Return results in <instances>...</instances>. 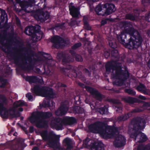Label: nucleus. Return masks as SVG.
<instances>
[{"label":"nucleus","instance_id":"1","mask_svg":"<svg viewBox=\"0 0 150 150\" xmlns=\"http://www.w3.org/2000/svg\"><path fill=\"white\" fill-rule=\"evenodd\" d=\"M12 34L9 33H7L6 30H4L0 32V48L3 51L8 54H10V57L13 60L14 63L22 70L30 72L33 70V67L31 64H28L27 62L24 61L23 60H26V57L23 59L22 56H23L24 54L19 53L15 52H13L11 50V45L9 43H5V41L7 39V36H8L10 38L11 37Z\"/></svg>","mask_w":150,"mask_h":150},{"label":"nucleus","instance_id":"2","mask_svg":"<svg viewBox=\"0 0 150 150\" xmlns=\"http://www.w3.org/2000/svg\"><path fill=\"white\" fill-rule=\"evenodd\" d=\"M126 31L131 36L133 37L134 39L131 37L128 42H126V40H127L126 38L127 34L122 32L120 34L117 35L118 41L126 48L130 49L137 50L141 47L143 41L142 38L139 33L133 28V25L126 29Z\"/></svg>","mask_w":150,"mask_h":150},{"label":"nucleus","instance_id":"3","mask_svg":"<svg viewBox=\"0 0 150 150\" xmlns=\"http://www.w3.org/2000/svg\"><path fill=\"white\" fill-rule=\"evenodd\" d=\"M133 125L132 132L130 135V137L136 140L137 137L139 136V140L138 142L143 143L148 139L146 136L140 130L144 129L145 126L146 122L144 119L141 117H137L133 119L131 121Z\"/></svg>","mask_w":150,"mask_h":150},{"label":"nucleus","instance_id":"4","mask_svg":"<svg viewBox=\"0 0 150 150\" xmlns=\"http://www.w3.org/2000/svg\"><path fill=\"white\" fill-rule=\"evenodd\" d=\"M88 129L91 132H97L104 138L107 137L109 135H114L117 131L116 127L108 126L100 121L91 124L88 127Z\"/></svg>","mask_w":150,"mask_h":150},{"label":"nucleus","instance_id":"5","mask_svg":"<svg viewBox=\"0 0 150 150\" xmlns=\"http://www.w3.org/2000/svg\"><path fill=\"white\" fill-rule=\"evenodd\" d=\"M40 135L43 140L48 141L47 144L49 147L54 149H60L59 136L52 133L48 134L46 130H42L40 133Z\"/></svg>","mask_w":150,"mask_h":150},{"label":"nucleus","instance_id":"6","mask_svg":"<svg viewBox=\"0 0 150 150\" xmlns=\"http://www.w3.org/2000/svg\"><path fill=\"white\" fill-rule=\"evenodd\" d=\"M51 122L54 128L57 130H60L64 129V125H73L76 122V120L74 117L66 116L63 119L55 117L52 120Z\"/></svg>","mask_w":150,"mask_h":150},{"label":"nucleus","instance_id":"7","mask_svg":"<svg viewBox=\"0 0 150 150\" xmlns=\"http://www.w3.org/2000/svg\"><path fill=\"white\" fill-rule=\"evenodd\" d=\"M31 91L36 95L50 98H53L55 95L52 88L38 85L34 86Z\"/></svg>","mask_w":150,"mask_h":150},{"label":"nucleus","instance_id":"8","mask_svg":"<svg viewBox=\"0 0 150 150\" xmlns=\"http://www.w3.org/2000/svg\"><path fill=\"white\" fill-rule=\"evenodd\" d=\"M25 33L27 35L30 36L33 40L35 42H37L40 40L42 38L43 33L40 30V26L32 25L26 27L25 30Z\"/></svg>","mask_w":150,"mask_h":150},{"label":"nucleus","instance_id":"9","mask_svg":"<svg viewBox=\"0 0 150 150\" xmlns=\"http://www.w3.org/2000/svg\"><path fill=\"white\" fill-rule=\"evenodd\" d=\"M114 63L115 64H113L111 62H107L105 65V70L108 73H110L112 70L113 71H115V73L112 74V77L114 76L115 77H118L119 75L122 70V62L115 61L114 62Z\"/></svg>","mask_w":150,"mask_h":150},{"label":"nucleus","instance_id":"10","mask_svg":"<svg viewBox=\"0 0 150 150\" xmlns=\"http://www.w3.org/2000/svg\"><path fill=\"white\" fill-rule=\"evenodd\" d=\"M121 72L118 77H115L114 76L112 77L114 79L119 80L118 81L115 82L116 84L118 86L122 85L124 82L128 79L130 75L129 72L126 69L125 70L122 69Z\"/></svg>","mask_w":150,"mask_h":150},{"label":"nucleus","instance_id":"11","mask_svg":"<svg viewBox=\"0 0 150 150\" xmlns=\"http://www.w3.org/2000/svg\"><path fill=\"white\" fill-rule=\"evenodd\" d=\"M91 139L87 137L83 142V144L86 146H90L91 148L95 150H104V148L103 147V144L101 142L91 143L90 145L88 144V143Z\"/></svg>","mask_w":150,"mask_h":150},{"label":"nucleus","instance_id":"12","mask_svg":"<svg viewBox=\"0 0 150 150\" xmlns=\"http://www.w3.org/2000/svg\"><path fill=\"white\" fill-rule=\"evenodd\" d=\"M109 45L113 49L110 51V54L112 57L115 59L116 61H119L120 59V56L118 53V51L115 49L117 47L118 42L115 40H110L109 41Z\"/></svg>","mask_w":150,"mask_h":150},{"label":"nucleus","instance_id":"13","mask_svg":"<svg viewBox=\"0 0 150 150\" xmlns=\"http://www.w3.org/2000/svg\"><path fill=\"white\" fill-rule=\"evenodd\" d=\"M50 16V13L47 11L44 12L41 10L37 11L34 15V18L38 21H45Z\"/></svg>","mask_w":150,"mask_h":150},{"label":"nucleus","instance_id":"14","mask_svg":"<svg viewBox=\"0 0 150 150\" xmlns=\"http://www.w3.org/2000/svg\"><path fill=\"white\" fill-rule=\"evenodd\" d=\"M103 8L104 9L105 15H109L115 12L117 8L115 5L111 3H107L103 5Z\"/></svg>","mask_w":150,"mask_h":150},{"label":"nucleus","instance_id":"15","mask_svg":"<svg viewBox=\"0 0 150 150\" xmlns=\"http://www.w3.org/2000/svg\"><path fill=\"white\" fill-rule=\"evenodd\" d=\"M42 55L46 59V64L48 69L50 71V69L53 70L55 67L56 61L52 59L51 55L49 54L43 52Z\"/></svg>","mask_w":150,"mask_h":150},{"label":"nucleus","instance_id":"16","mask_svg":"<svg viewBox=\"0 0 150 150\" xmlns=\"http://www.w3.org/2000/svg\"><path fill=\"white\" fill-rule=\"evenodd\" d=\"M51 42L53 43V46L55 48L60 47L62 44H65L66 41L63 38L59 35H56L51 39Z\"/></svg>","mask_w":150,"mask_h":150},{"label":"nucleus","instance_id":"17","mask_svg":"<svg viewBox=\"0 0 150 150\" xmlns=\"http://www.w3.org/2000/svg\"><path fill=\"white\" fill-rule=\"evenodd\" d=\"M52 116V112H43V111H37L35 115L33 116L36 119H40L44 120L48 119L50 118Z\"/></svg>","mask_w":150,"mask_h":150},{"label":"nucleus","instance_id":"18","mask_svg":"<svg viewBox=\"0 0 150 150\" xmlns=\"http://www.w3.org/2000/svg\"><path fill=\"white\" fill-rule=\"evenodd\" d=\"M126 139L125 137L120 134L117 136L115 138L113 144L116 147H121L126 144Z\"/></svg>","mask_w":150,"mask_h":150},{"label":"nucleus","instance_id":"19","mask_svg":"<svg viewBox=\"0 0 150 150\" xmlns=\"http://www.w3.org/2000/svg\"><path fill=\"white\" fill-rule=\"evenodd\" d=\"M57 58L59 60H61L62 63L63 65L66 64L71 61V57L63 52H59L57 54Z\"/></svg>","mask_w":150,"mask_h":150},{"label":"nucleus","instance_id":"20","mask_svg":"<svg viewBox=\"0 0 150 150\" xmlns=\"http://www.w3.org/2000/svg\"><path fill=\"white\" fill-rule=\"evenodd\" d=\"M69 11L70 14L74 18H78L80 14L78 9L74 5L73 2L70 3L69 5Z\"/></svg>","mask_w":150,"mask_h":150},{"label":"nucleus","instance_id":"21","mask_svg":"<svg viewBox=\"0 0 150 150\" xmlns=\"http://www.w3.org/2000/svg\"><path fill=\"white\" fill-rule=\"evenodd\" d=\"M35 115L34 114L32 115V117L30 120L33 121L35 123L36 126L39 128H43L45 127L47 125V122L46 120L43 119H36L35 118L33 117V116Z\"/></svg>","mask_w":150,"mask_h":150},{"label":"nucleus","instance_id":"22","mask_svg":"<svg viewBox=\"0 0 150 150\" xmlns=\"http://www.w3.org/2000/svg\"><path fill=\"white\" fill-rule=\"evenodd\" d=\"M35 0H28V1H22L19 5L23 10L25 11L27 13H30L32 12V11L26 10V8L29 7H31L32 5L35 3Z\"/></svg>","mask_w":150,"mask_h":150},{"label":"nucleus","instance_id":"23","mask_svg":"<svg viewBox=\"0 0 150 150\" xmlns=\"http://www.w3.org/2000/svg\"><path fill=\"white\" fill-rule=\"evenodd\" d=\"M0 115H1L3 111H4L3 117L4 118H6L8 116V115H10V113L11 112H15L16 110L14 108H11L8 110L7 108L4 106V104H0Z\"/></svg>","mask_w":150,"mask_h":150},{"label":"nucleus","instance_id":"24","mask_svg":"<svg viewBox=\"0 0 150 150\" xmlns=\"http://www.w3.org/2000/svg\"><path fill=\"white\" fill-rule=\"evenodd\" d=\"M68 108L65 105H61L58 109L55 111V114L58 116H62L66 114Z\"/></svg>","mask_w":150,"mask_h":150},{"label":"nucleus","instance_id":"25","mask_svg":"<svg viewBox=\"0 0 150 150\" xmlns=\"http://www.w3.org/2000/svg\"><path fill=\"white\" fill-rule=\"evenodd\" d=\"M107 100L108 102L114 104V106L117 112H121L122 108L120 104V102H118L117 100L112 98L108 99Z\"/></svg>","mask_w":150,"mask_h":150},{"label":"nucleus","instance_id":"26","mask_svg":"<svg viewBox=\"0 0 150 150\" xmlns=\"http://www.w3.org/2000/svg\"><path fill=\"white\" fill-rule=\"evenodd\" d=\"M132 22L128 21H123L120 22L119 24V26L121 28L126 30L132 26Z\"/></svg>","mask_w":150,"mask_h":150},{"label":"nucleus","instance_id":"27","mask_svg":"<svg viewBox=\"0 0 150 150\" xmlns=\"http://www.w3.org/2000/svg\"><path fill=\"white\" fill-rule=\"evenodd\" d=\"M1 11V15L0 18V22L1 23H3L6 20L5 23H8V18L7 13L4 10L0 9Z\"/></svg>","mask_w":150,"mask_h":150},{"label":"nucleus","instance_id":"28","mask_svg":"<svg viewBox=\"0 0 150 150\" xmlns=\"http://www.w3.org/2000/svg\"><path fill=\"white\" fill-rule=\"evenodd\" d=\"M124 100L125 102L131 104H134V103H139L140 102V100L138 99L130 97L124 98Z\"/></svg>","mask_w":150,"mask_h":150},{"label":"nucleus","instance_id":"29","mask_svg":"<svg viewBox=\"0 0 150 150\" xmlns=\"http://www.w3.org/2000/svg\"><path fill=\"white\" fill-rule=\"evenodd\" d=\"M88 20V18L87 16H84L83 17V23L84 28L87 30H91L92 28L90 25Z\"/></svg>","mask_w":150,"mask_h":150},{"label":"nucleus","instance_id":"30","mask_svg":"<svg viewBox=\"0 0 150 150\" xmlns=\"http://www.w3.org/2000/svg\"><path fill=\"white\" fill-rule=\"evenodd\" d=\"M102 8L103 5L99 4L96 7L95 11L98 15L103 16H105V12L102 11Z\"/></svg>","mask_w":150,"mask_h":150},{"label":"nucleus","instance_id":"31","mask_svg":"<svg viewBox=\"0 0 150 150\" xmlns=\"http://www.w3.org/2000/svg\"><path fill=\"white\" fill-rule=\"evenodd\" d=\"M131 115L130 113H128L126 114L120 115L117 117V120L119 121H125L129 118Z\"/></svg>","mask_w":150,"mask_h":150},{"label":"nucleus","instance_id":"32","mask_svg":"<svg viewBox=\"0 0 150 150\" xmlns=\"http://www.w3.org/2000/svg\"><path fill=\"white\" fill-rule=\"evenodd\" d=\"M63 142L67 146V149H71L72 148V146L71 144V141L68 138H66L64 139Z\"/></svg>","mask_w":150,"mask_h":150},{"label":"nucleus","instance_id":"33","mask_svg":"<svg viewBox=\"0 0 150 150\" xmlns=\"http://www.w3.org/2000/svg\"><path fill=\"white\" fill-rule=\"evenodd\" d=\"M137 150H150V144H147L146 146L143 144L138 146Z\"/></svg>","mask_w":150,"mask_h":150},{"label":"nucleus","instance_id":"34","mask_svg":"<svg viewBox=\"0 0 150 150\" xmlns=\"http://www.w3.org/2000/svg\"><path fill=\"white\" fill-rule=\"evenodd\" d=\"M7 83L6 79H4L3 77L0 76V88H4Z\"/></svg>","mask_w":150,"mask_h":150},{"label":"nucleus","instance_id":"35","mask_svg":"<svg viewBox=\"0 0 150 150\" xmlns=\"http://www.w3.org/2000/svg\"><path fill=\"white\" fill-rule=\"evenodd\" d=\"M37 77L35 76H27L26 77V80L30 83H35L36 80H37Z\"/></svg>","mask_w":150,"mask_h":150},{"label":"nucleus","instance_id":"36","mask_svg":"<svg viewBox=\"0 0 150 150\" xmlns=\"http://www.w3.org/2000/svg\"><path fill=\"white\" fill-rule=\"evenodd\" d=\"M86 90L88 93H89L91 95H93L97 91L96 89L89 86L86 87Z\"/></svg>","mask_w":150,"mask_h":150},{"label":"nucleus","instance_id":"37","mask_svg":"<svg viewBox=\"0 0 150 150\" xmlns=\"http://www.w3.org/2000/svg\"><path fill=\"white\" fill-rule=\"evenodd\" d=\"M95 96V98L97 100L101 101L103 99V95L99 92L97 90V91L93 95Z\"/></svg>","mask_w":150,"mask_h":150},{"label":"nucleus","instance_id":"38","mask_svg":"<svg viewBox=\"0 0 150 150\" xmlns=\"http://www.w3.org/2000/svg\"><path fill=\"white\" fill-rule=\"evenodd\" d=\"M53 101L49 100H47L46 101H43V107L44 108L50 107L51 106V105H53Z\"/></svg>","mask_w":150,"mask_h":150},{"label":"nucleus","instance_id":"39","mask_svg":"<svg viewBox=\"0 0 150 150\" xmlns=\"http://www.w3.org/2000/svg\"><path fill=\"white\" fill-rule=\"evenodd\" d=\"M13 105L16 108L25 105L24 102L21 100H19L16 102H15L13 103Z\"/></svg>","mask_w":150,"mask_h":150},{"label":"nucleus","instance_id":"40","mask_svg":"<svg viewBox=\"0 0 150 150\" xmlns=\"http://www.w3.org/2000/svg\"><path fill=\"white\" fill-rule=\"evenodd\" d=\"M125 18L126 19L134 21L135 19V17L132 13H128L126 15Z\"/></svg>","mask_w":150,"mask_h":150},{"label":"nucleus","instance_id":"41","mask_svg":"<svg viewBox=\"0 0 150 150\" xmlns=\"http://www.w3.org/2000/svg\"><path fill=\"white\" fill-rule=\"evenodd\" d=\"M21 148V145L18 143H16L11 146L12 150H20Z\"/></svg>","mask_w":150,"mask_h":150},{"label":"nucleus","instance_id":"42","mask_svg":"<svg viewBox=\"0 0 150 150\" xmlns=\"http://www.w3.org/2000/svg\"><path fill=\"white\" fill-rule=\"evenodd\" d=\"M124 91L125 93L133 96H135L136 94V92L135 91L130 88L125 89Z\"/></svg>","mask_w":150,"mask_h":150},{"label":"nucleus","instance_id":"43","mask_svg":"<svg viewBox=\"0 0 150 150\" xmlns=\"http://www.w3.org/2000/svg\"><path fill=\"white\" fill-rule=\"evenodd\" d=\"M146 88L145 85L142 83H140L139 85H138L136 87L137 90L140 92H141L143 89Z\"/></svg>","mask_w":150,"mask_h":150},{"label":"nucleus","instance_id":"44","mask_svg":"<svg viewBox=\"0 0 150 150\" xmlns=\"http://www.w3.org/2000/svg\"><path fill=\"white\" fill-rule=\"evenodd\" d=\"M13 113H10V115L13 118H16L20 117L21 114L19 112H16V111L15 112H13Z\"/></svg>","mask_w":150,"mask_h":150},{"label":"nucleus","instance_id":"45","mask_svg":"<svg viewBox=\"0 0 150 150\" xmlns=\"http://www.w3.org/2000/svg\"><path fill=\"white\" fill-rule=\"evenodd\" d=\"M82 46L81 42L76 43L74 44L71 47V49L73 50H76Z\"/></svg>","mask_w":150,"mask_h":150},{"label":"nucleus","instance_id":"46","mask_svg":"<svg viewBox=\"0 0 150 150\" xmlns=\"http://www.w3.org/2000/svg\"><path fill=\"white\" fill-rule=\"evenodd\" d=\"M108 108L105 106L99 108V112L100 114H105Z\"/></svg>","mask_w":150,"mask_h":150},{"label":"nucleus","instance_id":"47","mask_svg":"<svg viewBox=\"0 0 150 150\" xmlns=\"http://www.w3.org/2000/svg\"><path fill=\"white\" fill-rule=\"evenodd\" d=\"M74 110L77 113H82L83 112L82 109L79 106H76L74 108Z\"/></svg>","mask_w":150,"mask_h":150},{"label":"nucleus","instance_id":"48","mask_svg":"<svg viewBox=\"0 0 150 150\" xmlns=\"http://www.w3.org/2000/svg\"><path fill=\"white\" fill-rule=\"evenodd\" d=\"M68 68L62 67L60 69V71L63 74H66V71H68L71 68V66L70 65H69Z\"/></svg>","mask_w":150,"mask_h":150},{"label":"nucleus","instance_id":"49","mask_svg":"<svg viewBox=\"0 0 150 150\" xmlns=\"http://www.w3.org/2000/svg\"><path fill=\"white\" fill-rule=\"evenodd\" d=\"M75 57L77 61L81 62L83 60V59L81 56L78 54H76L75 56Z\"/></svg>","mask_w":150,"mask_h":150},{"label":"nucleus","instance_id":"50","mask_svg":"<svg viewBox=\"0 0 150 150\" xmlns=\"http://www.w3.org/2000/svg\"><path fill=\"white\" fill-rule=\"evenodd\" d=\"M142 3L144 6H147L150 4V0H142Z\"/></svg>","mask_w":150,"mask_h":150},{"label":"nucleus","instance_id":"51","mask_svg":"<svg viewBox=\"0 0 150 150\" xmlns=\"http://www.w3.org/2000/svg\"><path fill=\"white\" fill-rule=\"evenodd\" d=\"M77 21L75 19H71V21L69 23V25L71 27L75 25L76 24Z\"/></svg>","mask_w":150,"mask_h":150},{"label":"nucleus","instance_id":"52","mask_svg":"<svg viewBox=\"0 0 150 150\" xmlns=\"http://www.w3.org/2000/svg\"><path fill=\"white\" fill-rule=\"evenodd\" d=\"M26 97L28 98V100L32 101L33 99V97L31 94L30 93H28L25 95Z\"/></svg>","mask_w":150,"mask_h":150},{"label":"nucleus","instance_id":"53","mask_svg":"<svg viewBox=\"0 0 150 150\" xmlns=\"http://www.w3.org/2000/svg\"><path fill=\"white\" fill-rule=\"evenodd\" d=\"M110 52L108 51H105L104 52V55L106 58H108L110 56Z\"/></svg>","mask_w":150,"mask_h":150},{"label":"nucleus","instance_id":"54","mask_svg":"<svg viewBox=\"0 0 150 150\" xmlns=\"http://www.w3.org/2000/svg\"><path fill=\"white\" fill-rule=\"evenodd\" d=\"M76 76H75V77H77L79 78H81L82 77V73L80 71H79L78 73H77L75 72Z\"/></svg>","mask_w":150,"mask_h":150},{"label":"nucleus","instance_id":"55","mask_svg":"<svg viewBox=\"0 0 150 150\" xmlns=\"http://www.w3.org/2000/svg\"><path fill=\"white\" fill-rule=\"evenodd\" d=\"M83 71L85 73L87 74H88L89 77L91 76V72L87 68H84L83 70Z\"/></svg>","mask_w":150,"mask_h":150},{"label":"nucleus","instance_id":"56","mask_svg":"<svg viewBox=\"0 0 150 150\" xmlns=\"http://www.w3.org/2000/svg\"><path fill=\"white\" fill-rule=\"evenodd\" d=\"M108 18H106L105 19L102 20L100 22V24L101 26H103L107 23V21L108 20Z\"/></svg>","mask_w":150,"mask_h":150},{"label":"nucleus","instance_id":"57","mask_svg":"<svg viewBox=\"0 0 150 150\" xmlns=\"http://www.w3.org/2000/svg\"><path fill=\"white\" fill-rule=\"evenodd\" d=\"M142 110L139 108H137L134 109L132 110L133 112H139L142 111Z\"/></svg>","mask_w":150,"mask_h":150},{"label":"nucleus","instance_id":"58","mask_svg":"<svg viewBox=\"0 0 150 150\" xmlns=\"http://www.w3.org/2000/svg\"><path fill=\"white\" fill-rule=\"evenodd\" d=\"M145 19L146 21L150 22V11L148 12V14H146Z\"/></svg>","mask_w":150,"mask_h":150},{"label":"nucleus","instance_id":"59","mask_svg":"<svg viewBox=\"0 0 150 150\" xmlns=\"http://www.w3.org/2000/svg\"><path fill=\"white\" fill-rule=\"evenodd\" d=\"M15 20L16 21V24L18 25H21V21L19 18L16 16L15 18Z\"/></svg>","mask_w":150,"mask_h":150},{"label":"nucleus","instance_id":"60","mask_svg":"<svg viewBox=\"0 0 150 150\" xmlns=\"http://www.w3.org/2000/svg\"><path fill=\"white\" fill-rule=\"evenodd\" d=\"M78 85L79 86H81V87L82 88H85V89H86V87L87 86H86L85 85L82 83L81 82H79L78 83Z\"/></svg>","mask_w":150,"mask_h":150},{"label":"nucleus","instance_id":"61","mask_svg":"<svg viewBox=\"0 0 150 150\" xmlns=\"http://www.w3.org/2000/svg\"><path fill=\"white\" fill-rule=\"evenodd\" d=\"M143 105L144 106L147 107H150V102H144V104H143Z\"/></svg>","mask_w":150,"mask_h":150},{"label":"nucleus","instance_id":"62","mask_svg":"<svg viewBox=\"0 0 150 150\" xmlns=\"http://www.w3.org/2000/svg\"><path fill=\"white\" fill-rule=\"evenodd\" d=\"M69 52L73 56H74L76 54V53L75 52L72 50H70L69 51Z\"/></svg>","mask_w":150,"mask_h":150},{"label":"nucleus","instance_id":"63","mask_svg":"<svg viewBox=\"0 0 150 150\" xmlns=\"http://www.w3.org/2000/svg\"><path fill=\"white\" fill-rule=\"evenodd\" d=\"M143 89L140 92L141 93H144L145 95H148V92L146 91V89Z\"/></svg>","mask_w":150,"mask_h":150},{"label":"nucleus","instance_id":"64","mask_svg":"<svg viewBox=\"0 0 150 150\" xmlns=\"http://www.w3.org/2000/svg\"><path fill=\"white\" fill-rule=\"evenodd\" d=\"M138 98L139 99H141L145 100L146 99V98L144 96H142L141 95H140L139 96Z\"/></svg>","mask_w":150,"mask_h":150}]
</instances>
